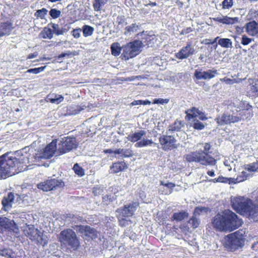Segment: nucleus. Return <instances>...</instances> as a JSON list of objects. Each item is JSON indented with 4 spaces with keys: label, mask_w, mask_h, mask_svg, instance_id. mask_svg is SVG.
Masks as SVG:
<instances>
[{
    "label": "nucleus",
    "mask_w": 258,
    "mask_h": 258,
    "mask_svg": "<svg viewBox=\"0 0 258 258\" xmlns=\"http://www.w3.org/2000/svg\"><path fill=\"white\" fill-rule=\"evenodd\" d=\"M57 239L61 248L68 252L77 251L81 247L80 238L71 228H66L61 231L57 235Z\"/></svg>",
    "instance_id": "20e7f679"
},
{
    "label": "nucleus",
    "mask_w": 258,
    "mask_h": 258,
    "mask_svg": "<svg viewBox=\"0 0 258 258\" xmlns=\"http://www.w3.org/2000/svg\"><path fill=\"white\" fill-rule=\"evenodd\" d=\"M194 52V48L192 46L191 43L188 42L185 46L183 47L175 54V56L178 59H183L193 54Z\"/></svg>",
    "instance_id": "f3484780"
},
{
    "label": "nucleus",
    "mask_w": 258,
    "mask_h": 258,
    "mask_svg": "<svg viewBox=\"0 0 258 258\" xmlns=\"http://www.w3.org/2000/svg\"><path fill=\"white\" fill-rule=\"evenodd\" d=\"M78 147V143L74 137H67L62 139L58 145L57 151L59 155L68 153Z\"/></svg>",
    "instance_id": "9d476101"
},
{
    "label": "nucleus",
    "mask_w": 258,
    "mask_h": 258,
    "mask_svg": "<svg viewBox=\"0 0 258 258\" xmlns=\"http://www.w3.org/2000/svg\"><path fill=\"white\" fill-rule=\"evenodd\" d=\"M247 93L249 96H258V79H249L247 87Z\"/></svg>",
    "instance_id": "aec40b11"
},
{
    "label": "nucleus",
    "mask_w": 258,
    "mask_h": 258,
    "mask_svg": "<svg viewBox=\"0 0 258 258\" xmlns=\"http://www.w3.org/2000/svg\"><path fill=\"white\" fill-rule=\"evenodd\" d=\"M232 209L237 213L248 218H255L258 214V206L249 198L243 197L234 198L231 201Z\"/></svg>",
    "instance_id": "7ed1b4c3"
},
{
    "label": "nucleus",
    "mask_w": 258,
    "mask_h": 258,
    "mask_svg": "<svg viewBox=\"0 0 258 258\" xmlns=\"http://www.w3.org/2000/svg\"><path fill=\"white\" fill-rule=\"evenodd\" d=\"M233 0H224L222 3L223 9H229L233 6Z\"/></svg>",
    "instance_id": "8fccbe9b"
},
{
    "label": "nucleus",
    "mask_w": 258,
    "mask_h": 258,
    "mask_svg": "<svg viewBox=\"0 0 258 258\" xmlns=\"http://www.w3.org/2000/svg\"><path fill=\"white\" fill-rule=\"evenodd\" d=\"M56 147L57 140H53L43 149L41 158L46 159L51 158L56 151Z\"/></svg>",
    "instance_id": "a211bd4d"
},
{
    "label": "nucleus",
    "mask_w": 258,
    "mask_h": 258,
    "mask_svg": "<svg viewBox=\"0 0 258 258\" xmlns=\"http://www.w3.org/2000/svg\"><path fill=\"white\" fill-rule=\"evenodd\" d=\"M142 100H135L132 102V105H141Z\"/></svg>",
    "instance_id": "69168bd1"
},
{
    "label": "nucleus",
    "mask_w": 258,
    "mask_h": 258,
    "mask_svg": "<svg viewBox=\"0 0 258 258\" xmlns=\"http://www.w3.org/2000/svg\"><path fill=\"white\" fill-rule=\"evenodd\" d=\"M85 105L80 106L77 105L75 107V109L74 110V114H76L80 113L81 111L84 110L86 108Z\"/></svg>",
    "instance_id": "680f3d73"
},
{
    "label": "nucleus",
    "mask_w": 258,
    "mask_h": 258,
    "mask_svg": "<svg viewBox=\"0 0 258 258\" xmlns=\"http://www.w3.org/2000/svg\"><path fill=\"white\" fill-rule=\"evenodd\" d=\"M197 216L193 215L188 221V223L190 225L191 227L194 229L198 228L200 224V221L198 219Z\"/></svg>",
    "instance_id": "4c0bfd02"
},
{
    "label": "nucleus",
    "mask_w": 258,
    "mask_h": 258,
    "mask_svg": "<svg viewBox=\"0 0 258 258\" xmlns=\"http://www.w3.org/2000/svg\"><path fill=\"white\" fill-rule=\"evenodd\" d=\"M83 36L85 37L92 35L94 31L93 27L85 25L82 27Z\"/></svg>",
    "instance_id": "e433bc0d"
},
{
    "label": "nucleus",
    "mask_w": 258,
    "mask_h": 258,
    "mask_svg": "<svg viewBox=\"0 0 258 258\" xmlns=\"http://www.w3.org/2000/svg\"><path fill=\"white\" fill-rule=\"evenodd\" d=\"M127 168L128 165L124 161L115 162L112 163V165L110 166V173L116 174L123 171Z\"/></svg>",
    "instance_id": "412c9836"
},
{
    "label": "nucleus",
    "mask_w": 258,
    "mask_h": 258,
    "mask_svg": "<svg viewBox=\"0 0 258 258\" xmlns=\"http://www.w3.org/2000/svg\"><path fill=\"white\" fill-rule=\"evenodd\" d=\"M207 174L211 177L215 176V172L214 170H209L207 172Z\"/></svg>",
    "instance_id": "774afa93"
},
{
    "label": "nucleus",
    "mask_w": 258,
    "mask_h": 258,
    "mask_svg": "<svg viewBox=\"0 0 258 258\" xmlns=\"http://www.w3.org/2000/svg\"><path fill=\"white\" fill-rule=\"evenodd\" d=\"M239 110L237 112L238 114L235 115L240 118V121L242 119L250 118L252 115V106L246 101H241L239 103Z\"/></svg>",
    "instance_id": "ddd939ff"
},
{
    "label": "nucleus",
    "mask_w": 258,
    "mask_h": 258,
    "mask_svg": "<svg viewBox=\"0 0 258 258\" xmlns=\"http://www.w3.org/2000/svg\"><path fill=\"white\" fill-rule=\"evenodd\" d=\"M182 126V122L178 120H176L173 123L169 126V131L171 132L179 131Z\"/></svg>",
    "instance_id": "f704fd0d"
},
{
    "label": "nucleus",
    "mask_w": 258,
    "mask_h": 258,
    "mask_svg": "<svg viewBox=\"0 0 258 258\" xmlns=\"http://www.w3.org/2000/svg\"><path fill=\"white\" fill-rule=\"evenodd\" d=\"M23 163L15 156L5 153L0 156V179H5L22 170Z\"/></svg>",
    "instance_id": "f03ea898"
},
{
    "label": "nucleus",
    "mask_w": 258,
    "mask_h": 258,
    "mask_svg": "<svg viewBox=\"0 0 258 258\" xmlns=\"http://www.w3.org/2000/svg\"><path fill=\"white\" fill-rule=\"evenodd\" d=\"M194 31V28H191L190 27H187L186 28H184L181 30V31L180 32V35H186L187 34H189L192 31Z\"/></svg>",
    "instance_id": "052dcab7"
},
{
    "label": "nucleus",
    "mask_w": 258,
    "mask_h": 258,
    "mask_svg": "<svg viewBox=\"0 0 258 258\" xmlns=\"http://www.w3.org/2000/svg\"><path fill=\"white\" fill-rule=\"evenodd\" d=\"M195 110L198 113V116H199V119L201 120H206L208 118L206 117V115L205 114V113L203 112L202 111L199 110L198 108L192 107V109L191 110V111Z\"/></svg>",
    "instance_id": "de8ad7c7"
},
{
    "label": "nucleus",
    "mask_w": 258,
    "mask_h": 258,
    "mask_svg": "<svg viewBox=\"0 0 258 258\" xmlns=\"http://www.w3.org/2000/svg\"><path fill=\"white\" fill-rule=\"evenodd\" d=\"M116 23L118 25H122L126 24L125 17L123 15L118 16L116 18Z\"/></svg>",
    "instance_id": "864d4df0"
},
{
    "label": "nucleus",
    "mask_w": 258,
    "mask_h": 258,
    "mask_svg": "<svg viewBox=\"0 0 258 258\" xmlns=\"http://www.w3.org/2000/svg\"><path fill=\"white\" fill-rule=\"evenodd\" d=\"M215 121L219 125L230 124L240 121V118L235 115L224 113L215 118Z\"/></svg>",
    "instance_id": "2eb2a0df"
},
{
    "label": "nucleus",
    "mask_w": 258,
    "mask_h": 258,
    "mask_svg": "<svg viewBox=\"0 0 258 258\" xmlns=\"http://www.w3.org/2000/svg\"><path fill=\"white\" fill-rule=\"evenodd\" d=\"M243 224L241 219L230 210L218 212L211 219L213 228L218 231L232 232Z\"/></svg>",
    "instance_id": "f257e3e1"
},
{
    "label": "nucleus",
    "mask_w": 258,
    "mask_h": 258,
    "mask_svg": "<svg viewBox=\"0 0 258 258\" xmlns=\"http://www.w3.org/2000/svg\"><path fill=\"white\" fill-rule=\"evenodd\" d=\"M114 151L112 150L111 149H105L103 151V152L105 154H112L114 153Z\"/></svg>",
    "instance_id": "338daca9"
},
{
    "label": "nucleus",
    "mask_w": 258,
    "mask_h": 258,
    "mask_svg": "<svg viewBox=\"0 0 258 258\" xmlns=\"http://www.w3.org/2000/svg\"><path fill=\"white\" fill-rule=\"evenodd\" d=\"M160 184L161 185L165 186L170 189L171 190L170 193H171L172 192L173 188L175 186V184L172 182H168L167 183H164L163 181H160Z\"/></svg>",
    "instance_id": "5fc2aeb1"
},
{
    "label": "nucleus",
    "mask_w": 258,
    "mask_h": 258,
    "mask_svg": "<svg viewBox=\"0 0 258 258\" xmlns=\"http://www.w3.org/2000/svg\"><path fill=\"white\" fill-rule=\"evenodd\" d=\"M16 224L13 220H10L7 217H0V233L5 231H13L15 228Z\"/></svg>",
    "instance_id": "dca6fc26"
},
{
    "label": "nucleus",
    "mask_w": 258,
    "mask_h": 258,
    "mask_svg": "<svg viewBox=\"0 0 258 258\" xmlns=\"http://www.w3.org/2000/svg\"><path fill=\"white\" fill-rule=\"evenodd\" d=\"M64 185V182L61 179L51 178L39 183L37 184V187L44 191H49L63 188Z\"/></svg>",
    "instance_id": "1a4fd4ad"
},
{
    "label": "nucleus",
    "mask_w": 258,
    "mask_h": 258,
    "mask_svg": "<svg viewBox=\"0 0 258 258\" xmlns=\"http://www.w3.org/2000/svg\"><path fill=\"white\" fill-rule=\"evenodd\" d=\"M140 26L139 25H137L136 23H133L131 25L127 26L125 28L124 34L126 35L137 32Z\"/></svg>",
    "instance_id": "7c9ffc66"
},
{
    "label": "nucleus",
    "mask_w": 258,
    "mask_h": 258,
    "mask_svg": "<svg viewBox=\"0 0 258 258\" xmlns=\"http://www.w3.org/2000/svg\"><path fill=\"white\" fill-rule=\"evenodd\" d=\"M142 45V42L137 40L127 43L123 49L122 55L125 59H128L138 55Z\"/></svg>",
    "instance_id": "6e6552de"
},
{
    "label": "nucleus",
    "mask_w": 258,
    "mask_h": 258,
    "mask_svg": "<svg viewBox=\"0 0 258 258\" xmlns=\"http://www.w3.org/2000/svg\"><path fill=\"white\" fill-rule=\"evenodd\" d=\"M258 24L255 21H252L246 23L245 25V31L247 33L251 36L257 35V26Z\"/></svg>",
    "instance_id": "b1692460"
},
{
    "label": "nucleus",
    "mask_w": 258,
    "mask_h": 258,
    "mask_svg": "<svg viewBox=\"0 0 258 258\" xmlns=\"http://www.w3.org/2000/svg\"><path fill=\"white\" fill-rule=\"evenodd\" d=\"M217 74V70H209L203 72L196 70L194 76L198 80H210L215 77Z\"/></svg>",
    "instance_id": "6ab92c4d"
},
{
    "label": "nucleus",
    "mask_w": 258,
    "mask_h": 258,
    "mask_svg": "<svg viewBox=\"0 0 258 258\" xmlns=\"http://www.w3.org/2000/svg\"><path fill=\"white\" fill-rule=\"evenodd\" d=\"M15 199L13 192H9L7 196H5L2 201V204L5 209H10L12 208V204Z\"/></svg>",
    "instance_id": "5701e85b"
},
{
    "label": "nucleus",
    "mask_w": 258,
    "mask_h": 258,
    "mask_svg": "<svg viewBox=\"0 0 258 258\" xmlns=\"http://www.w3.org/2000/svg\"><path fill=\"white\" fill-rule=\"evenodd\" d=\"M211 146L209 143H206L204 146V149L202 151L191 152L184 156V159L186 162L200 163L204 166H214L216 164V160L209 155V151Z\"/></svg>",
    "instance_id": "39448f33"
},
{
    "label": "nucleus",
    "mask_w": 258,
    "mask_h": 258,
    "mask_svg": "<svg viewBox=\"0 0 258 258\" xmlns=\"http://www.w3.org/2000/svg\"><path fill=\"white\" fill-rule=\"evenodd\" d=\"M48 100L50 102L52 103H57L58 104L60 103L63 100V97L61 95H58L57 97L56 95H55V97L52 98H48Z\"/></svg>",
    "instance_id": "a18cd8bd"
},
{
    "label": "nucleus",
    "mask_w": 258,
    "mask_h": 258,
    "mask_svg": "<svg viewBox=\"0 0 258 258\" xmlns=\"http://www.w3.org/2000/svg\"><path fill=\"white\" fill-rule=\"evenodd\" d=\"M192 109V107L190 109H187L185 111V113L186 114V118L188 120H190L192 118H194L198 116V113L195 110L191 111Z\"/></svg>",
    "instance_id": "c03bdc74"
},
{
    "label": "nucleus",
    "mask_w": 258,
    "mask_h": 258,
    "mask_svg": "<svg viewBox=\"0 0 258 258\" xmlns=\"http://www.w3.org/2000/svg\"><path fill=\"white\" fill-rule=\"evenodd\" d=\"M40 35L43 39H51L53 36V30L49 28L48 26L45 27L41 31Z\"/></svg>",
    "instance_id": "c85d7f7f"
},
{
    "label": "nucleus",
    "mask_w": 258,
    "mask_h": 258,
    "mask_svg": "<svg viewBox=\"0 0 258 258\" xmlns=\"http://www.w3.org/2000/svg\"><path fill=\"white\" fill-rule=\"evenodd\" d=\"M224 239V246L231 251L241 248L244 245V236L240 230L227 235Z\"/></svg>",
    "instance_id": "0eeeda50"
},
{
    "label": "nucleus",
    "mask_w": 258,
    "mask_h": 258,
    "mask_svg": "<svg viewBox=\"0 0 258 258\" xmlns=\"http://www.w3.org/2000/svg\"><path fill=\"white\" fill-rule=\"evenodd\" d=\"M24 235L31 241L42 246L47 245L48 240L43 232L35 228L34 225L26 224L22 228Z\"/></svg>",
    "instance_id": "423d86ee"
},
{
    "label": "nucleus",
    "mask_w": 258,
    "mask_h": 258,
    "mask_svg": "<svg viewBox=\"0 0 258 258\" xmlns=\"http://www.w3.org/2000/svg\"><path fill=\"white\" fill-rule=\"evenodd\" d=\"M45 67H46V66H44V67H39V68H33V69H30L27 71L26 73L37 74L42 72L44 70Z\"/></svg>",
    "instance_id": "09e8293b"
},
{
    "label": "nucleus",
    "mask_w": 258,
    "mask_h": 258,
    "mask_svg": "<svg viewBox=\"0 0 258 258\" xmlns=\"http://www.w3.org/2000/svg\"><path fill=\"white\" fill-rule=\"evenodd\" d=\"M49 15L52 18L55 19L60 17L61 12L56 9H51L49 11Z\"/></svg>",
    "instance_id": "49530a36"
},
{
    "label": "nucleus",
    "mask_w": 258,
    "mask_h": 258,
    "mask_svg": "<svg viewBox=\"0 0 258 258\" xmlns=\"http://www.w3.org/2000/svg\"><path fill=\"white\" fill-rule=\"evenodd\" d=\"M251 39L247 37L246 35H244L241 38V44L243 45H248L251 42Z\"/></svg>",
    "instance_id": "6e6d98bb"
},
{
    "label": "nucleus",
    "mask_w": 258,
    "mask_h": 258,
    "mask_svg": "<svg viewBox=\"0 0 258 258\" xmlns=\"http://www.w3.org/2000/svg\"><path fill=\"white\" fill-rule=\"evenodd\" d=\"M146 132L144 130H141L138 132L129 135L127 139L131 142L135 143L140 141L143 136H145Z\"/></svg>",
    "instance_id": "a878e982"
},
{
    "label": "nucleus",
    "mask_w": 258,
    "mask_h": 258,
    "mask_svg": "<svg viewBox=\"0 0 258 258\" xmlns=\"http://www.w3.org/2000/svg\"><path fill=\"white\" fill-rule=\"evenodd\" d=\"M244 168L250 172H255L258 171V161L250 164H245Z\"/></svg>",
    "instance_id": "c9c22d12"
},
{
    "label": "nucleus",
    "mask_w": 258,
    "mask_h": 258,
    "mask_svg": "<svg viewBox=\"0 0 258 258\" xmlns=\"http://www.w3.org/2000/svg\"><path fill=\"white\" fill-rule=\"evenodd\" d=\"M218 44L224 48H228L232 45L231 40L228 38H221L218 41Z\"/></svg>",
    "instance_id": "a19ab883"
},
{
    "label": "nucleus",
    "mask_w": 258,
    "mask_h": 258,
    "mask_svg": "<svg viewBox=\"0 0 258 258\" xmlns=\"http://www.w3.org/2000/svg\"><path fill=\"white\" fill-rule=\"evenodd\" d=\"M192 127L197 130H202L205 128V125L201 122L197 120L192 124Z\"/></svg>",
    "instance_id": "3c124183"
},
{
    "label": "nucleus",
    "mask_w": 258,
    "mask_h": 258,
    "mask_svg": "<svg viewBox=\"0 0 258 258\" xmlns=\"http://www.w3.org/2000/svg\"><path fill=\"white\" fill-rule=\"evenodd\" d=\"M77 54L78 53H77V52L76 51H74L73 52L68 51L67 53H61V54H59L56 57V58L57 59H59V58H62V57H65L66 56H70V55L75 56V55H77Z\"/></svg>",
    "instance_id": "603ef678"
},
{
    "label": "nucleus",
    "mask_w": 258,
    "mask_h": 258,
    "mask_svg": "<svg viewBox=\"0 0 258 258\" xmlns=\"http://www.w3.org/2000/svg\"><path fill=\"white\" fill-rule=\"evenodd\" d=\"M169 101V99H162V98H158V99H155L153 100V104H163L164 103H167Z\"/></svg>",
    "instance_id": "13d9d810"
},
{
    "label": "nucleus",
    "mask_w": 258,
    "mask_h": 258,
    "mask_svg": "<svg viewBox=\"0 0 258 258\" xmlns=\"http://www.w3.org/2000/svg\"><path fill=\"white\" fill-rule=\"evenodd\" d=\"M81 29L80 28L73 29L72 31V35L75 38H78L80 37V32Z\"/></svg>",
    "instance_id": "bf43d9fd"
},
{
    "label": "nucleus",
    "mask_w": 258,
    "mask_h": 258,
    "mask_svg": "<svg viewBox=\"0 0 258 258\" xmlns=\"http://www.w3.org/2000/svg\"><path fill=\"white\" fill-rule=\"evenodd\" d=\"M139 206V203L133 202L118 208L116 210V212L121 217H132L134 215V213L137 210Z\"/></svg>",
    "instance_id": "f8f14e48"
},
{
    "label": "nucleus",
    "mask_w": 258,
    "mask_h": 258,
    "mask_svg": "<svg viewBox=\"0 0 258 258\" xmlns=\"http://www.w3.org/2000/svg\"><path fill=\"white\" fill-rule=\"evenodd\" d=\"M127 217H121L118 215L117 218L118 220L119 224L121 227H125L128 225L129 223L131 222L130 220H127Z\"/></svg>",
    "instance_id": "79ce46f5"
},
{
    "label": "nucleus",
    "mask_w": 258,
    "mask_h": 258,
    "mask_svg": "<svg viewBox=\"0 0 258 258\" xmlns=\"http://www.w3.org/2000/svg\"><path fill=\"white\" fill-rule=\"evenodd\" d=\"M159 142L164 151H171L178 147L177 140L172 135H161L159 137Z\"/></svg>",
    "instance_id": "9b49d317"
},
{
    "label": "nucleus",
    "mask_w": 258,
    "mask_h": 258,
    "mask_svg": "<svg viewBox=\"0 0 258 258\" xmlns=\"http://www.w3.org/2000/svg\"><path fill=\"white\" fill-rule=\"evenodd\" d=\"M213 20L216 22H219L224 24H228L229 23L227 21V19H222L220 17L214 18Z\"/></svg>",
    "instance_id": "e2e57ef3"
},
{
    "label": "nucleus",
    "mask_w": 258,
    "mask_h": 258,
    "mask_svg": "<svg viewBox=\"0 0 258 258\" xmlns=\"http://www.w3.org/2000/svg\"><path fill=\"white\" fill-rule=\"evenodd\" d=\"M48 26H51V27L52 28L53 33H54L55 35L58 36L60 35H63L64 33L67 32L69 29L70 27H68L67 28H59L58 27V25L55 23H49L48 25Z\"/></svg>",
    "instance_id": "bb28decb"
},
{
    "label": "nucleus",
    "mask_w": 258,
    "mask_h": 258,
    "mask_svg": "<svg viewBox=\"0 0 258 258\" xmlns=\"http://www.w3.org/2000/svg\"><path fill=\"white\" fill-rule=\"evenodd\" d=\"M152 144H156L154 142L150 139H143L142 140L137 142L135 144V147L137 148H141L147 146L148 145H151Z\"/></svg>",
    "instance_id": "72a5a7b5"
},
{
    "label": "nucleus",
    "mask_w": 258,
    "mask_h": 258,
    "mask_svg": "<svg viewBox=\"0 0 258 258\" xmlns=\"http://www.w3.org/2000/svg\"><path fill=\"white\" fill-rule=\"evenodd\" d=\"M219 178V182L221 183H230L231 181V178H227L226 177H223L222 176H219L218 177Z\"/></svg>",
    "instance_id": "4d7b16f0"
},
{
    "label": "nucleus",
    "mask_w": 258,
    "mask_h": 258,
    "mask_svg": "<svg viewBox=\"0 0 258 258\" xmlns=\"http://www.w3.org/2000/svg\"><path fill=\"white\" fill-rule=\"evenodd\" d=\"M73 169L74 171L75 174L80 177H82L85 175L84 169L81 166H80L78 163H76L74 164L73 167Z\"/></svg>",
    "instance_id": "58836bf2"
},
{
    "label": "nucleus",
    "mask_w": 258,
    "mask_h": 258,
    "mask_svg": "<svg viewBox=\"0 0 258 258\" xmlns=\"http://www.w3.org/2000/svg\"><path fill=\"white\" fill-rule=\"evenodd\" d=\"M210 210L208 207H196L194 210L193 215L195 216H199L203 213H208Z\"/></svg>",
    "instance_id": "473e14b6"
},
{
    "label": "nucleus",
    "mask_w": 258,
    "mask_h": 258,
    "mask_svg": "<svg viewBox=\"0 0 258 258\" xmlns=\"http://www.w3.org/2000/svg\"><path fill=\"white\" fill-rule=\"evenodd\" d=\"M13 29L12 23L10 21L0 23V37L9 35Z\"/></svg>",
    "instance_id": "4be33fe9"
},
{
    "label": "nucleus",
    "mask_w": 258,
    "mask_h": 258,
    "mask_svg": "<svg viewBox=\"0 0 258 258\" xmlns=\"http://www.w3.org/2000/svg\"><path fill=\"white\" fill-rule=\"evenodd\" d=\"M188 213L184 211H182L179 212L174 213L171 217L172 221H181L184 219L187 218Z\"/></svg>",
    "instance_id": "cd10ccee"
},
{
    "label": "nucleus",
    "mask_w": 258,
    "mask_h": 258,
    "mask_svg": "<svg viewBox=\"0 0 258 258\" xmlns=\"http://www.w3.org/2000/svg\"><path fill=\"white\" fill-rule=\"evenodd\" d=\"M75 229L79 233L84 234L87 240H93L97 237V231L89 225H77Z\"/></svg>",
    "instance_id": "4468645a"
},
{
    "label": "nucleus",
    "mask_w": 258,
    "mask_h": 258,
    "mask_svg": "<svg viewBox=\"0 0 258 258\" xmlns=\"http://www.w3.org/2000/svg\"><path fill=\"white\" fill-rule=\"evenodd\" d=\"M111 54L115 56H118L121 50V47L120 46L118 42H115L111 44Z\"/></svg>",
    "instance_id": "2f4dec72"
},
{
    "label": "nucleus",
    "mask_w": 258,
    "mask_h": 258,
    "mask_svg": "<svg viewBox=\"0 0 258 258\" xmlns=\"http://www.w3.org/2000/svg\"><path fill=\"white\" fill-rule=\"evenodd\" d=\"M114 154L119 155L122 158H130L134 156V152L131 149H116L114 150Z\"/></svg>",
    "instance_id": "393cba45"
},
{
    "label": "nucleus",
    "mask_w": 258,
    "mask_h": 258,
    "mask_svg": "<svg viewBox=\"0 0 258 258\" xmlns=\"http://www.w3.org/2000/svg\"><path fill=\"white\" fill-rule=\"evenodd\" d=\"M218 38H219V37H217L213 40H212L211 39H206V43L208 44H213L214 43L216 42V41Z\"/></svg>",
    "instance_id": "0e129e2a"
},
{
    "label": "nucleus",
    "mask_w": 258,
    "mask_h": 258,
    "mask_svg": "<svg viewBox=\"0 0 258 258\" xmlns=\"http://www.w3.org/2000/svg\"><path fill=\"white\" fill-rule=\"evenodd\" d=\"M47 10L46 8H42L40 10H38L35 13V16L37 18H40L41 19L44 18L45 15L47 13Z\"/></svg>",
    "instance_id": "37998d69"
},
{
    "label": "nucleus",
    "mask_w": 258,
    "mask_h": 258,
    "mask_svg": "<svg viewBox=\"0 0 258 258\" xmlns=\"http://www.w3.org/2000/svg\"><path fill=\"white\" fill-rule=\"evenodd\" d=\"M108 2V0H94L93 2V7L94 10L96 12L100 11L101 8Z\"/></svg>",
    "instance_id": "c756f323"
},
{
    "label": "nucleus",
    "mask_w": 258,
    "mask_h": 258,
    "mask_svg": "<svg viewBox=\"0 0 258 258\" xmlns=\"http://www.w3.org/2000/svg\"><path fill=\"white\" fill-rule=\"evenodd\" d=\"M249 176V174L247 173L246 171H243L237 176L235 178V182L244 181L247 179Z\"/></svg>",
    "instance_id": "ea45409f"
}]
</instances>
